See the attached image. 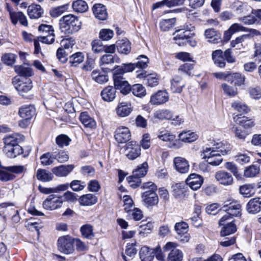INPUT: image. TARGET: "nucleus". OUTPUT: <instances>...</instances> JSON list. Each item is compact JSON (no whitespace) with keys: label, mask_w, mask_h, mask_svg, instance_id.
<instances>
[{"label":"nucleus","mask_w":261,"mask_h":261,"mask_svg":"<svg viewBox=\"0 0 261 261\" xmlns=\"http://www.w3.org/2000/svg\"><path fill=\"white\" fill-rule=\"evenodd\" d=\"M60 25L62 32L71 34L77 32L81 28V22L79 18L72 14L64 16L60 20Z\"/></svg>","instance_id":"f257e3e1"},{"label":"nucleus","mask_w":261,"mask_h":261,"mask_svg":"<svg viewBox=\"0 0 261 261\" xmlns=\"http://www.w3.org/2000/svg\"><path fill=\"white\" fill-rule=\"evenodd\" d=\"M141 188L146 191L142 194V200L147 206H153L159 202V198L155 191L157 186L152 182L148 181L143 184Z\"/></svg>","instance_id":"f03ea898"},{"label":"nucleus","mask_w":261,"mask_h":261,"mask_svg":"<svg viewBox=\"0 0 261 261\" xmlns=\"http://www.w3.org/2000/svg\"><path fill=\"white\" fill-rule=\"evenodd\" d=\"M12 84L20 96L26 99L33 98L32 89L33 86L30 79H26L25 82H21L19 78L15 76L12 80Z\"/></svg>","instance_id":"7ed1b4c3"},{"label":"nucleus","mask_w":261,"mask_h":261,"mask_svg":"<svg viewBox=\"0 0 261 261\" xmlns=\"http://www.w3.org/2000/svg\"><path fill=\"white\" fill-rule=\"evenodd\" d=\"M241 207L239 201L233 199H228L224 202L222 209L232 216L240 217L241 215Z\"/></svg>","instance_id":"20e7f679"},{"label":"nucleus","mask_w":261,"mask_h":261,"mask_svg":"<svg viewBox=\"0 0 261 261\" xmlns=\"http://www.w3.org/2000/svg\"><path fill=\"white\" fill-rule=\"evenodd\" d=\"M63 203L62 196L56 194L49 195L43 202V207L48 211H54L60 208Z\"/></svg>","instance_id":"39448f33"},{"label":"nucleus","mask_w":261,"mask_h":261,"mask_svg":"<svg viewBox=\"0 0 261 261\" xmlns=\"http://www.w3.org/2000/svg\"><path fill=\"white\" fill-rule=\"evenodd\" d=\"M74 240L69 236L60 237L58 240V248L59 250L63 253L68 254L74 251Z\"/></svg>","instance_id":"423d86ee"},{"label":"nucleus","mask_w":261,"mask_h":261,"mask_svg":"<svg viewBox=\"0 0 261 261\" xmlns=\"http://www.w3.org/2000/svg\"><path fill=\"white\" fill-rule=\"evenodd\" d=\"M177 245L175 243L168 242L164 247V251L170 252L168 254V261H181L183 258L182 252L176 248Z\"/></svg>","instance_id":"0eeeda50"},{"label":"nucleus","mask_w":261,"mask_h":261,"mask_svg":"<svg viewBox=\"0 0 261 261\" xmlns=\"http://www.w3.org/2000/svg\"><path fill=\"white\" fill-rule=\"evenodd\" d=\"M113 80L115 90H119L120 92L124 95H126L131 91L132 87L121 75L119 74H114Z\"/></svg>","instance_id":"6e6552de"},{"label":"nucleus","mask_w":261,"mask_h":261,"mask_svg":"<svg viewBox=\"0 0 261 261\" xmlns=\"http://www.w3.org/2000/svg\"><path fill=\"white\" fill-rule=\"evenodd\" d=\"M158 137L163 141L170 142L169 147L171 148L178 149L181 147V143L179 140L176 139L175 135L166 130L160 132Z\"/></svg>","instance_id":"1a4fd4ad"},{"label":"nucleus","mask_w":261,"mask_h":261,"mask_svg":"<svg viewBox=\"0 0 261 261\" xmlns=\"http://www.w3.org/2000/svg\"><path fill=\"white\" fill-rule=\"evenodd\" d=\"M173 165L174 169L179 173H187L190 169L188 161L181 156H176L173 159Z\"/></svg>","instance_id":"9d476101"},{"label":"nucleus","mask_w":261,"mask_h":261,"mask_svg":"<svg viewBox=\"0 0 261 261\" xmlns=\"http://www.w3.org/2000/svg\"><path fill=\"white\" fill-rule=\"evenodd\" d=\"M173 35V39L175 41V43L179 46H182L187 43L188 39H189L190 37L193 36L194 34L191 33L189 30L180 29L177 30Z\"/></svg>","instance_id":"9b49d317"},{"label":"nucleus","mask_w":261,"mask_h":261,"mask_svg":"<svg viewBox=\"0 0 261 261\" xmlns=\"http://www.w3.org/2000/svg\"><path fill=\"white\" fill-rule=\"evenodd\" d=\"M215 177L220 184L225 186H231L233 183V178L231 174L225 170L216 172Z\"/></svg>","instance_id":"f8f14e48"},{"label":"nucleus","mask_w":261,"mask_h":261,"mask_svg":"<svg viewBox=\"0 0 261 261\" xmlns=\"http://www.w3.org/2000/svg\"><path fill=\"white\" fill-rule=\"evenodd\" d=\"M139 145L135 142H130L125 145V153L127 158L131 160L137 158L141 153Z\"/></svg>","instance_id":"ddd939ff"},{"label":"nucleus","mask_w":261,"mask_h":261,"mask_svg":"<svg viewBox=\"0 0 261 261\" xmlns=\"http://www.w3.org/2000/svg\"><path fill=\"white\" fill-rule=\"evenodd\" d=\"M203 182V177L196 173L190 174L186 180V184L191 189L195 191L199 189L201 187Z\"/></svg>","instance_id":"4468645a"},{"label":"nucleus","mask_w":261,"mask_h":261,"mask_svg":"<svg viewBox=\"0 0 261 261\" xmlns=\"http://www.w3.org/2000/svg\"><path fill=\"white\" fill-rule=\"evenodd\" d=\"M114 137L118 143H124L130 139L131 135L127 127L121 126L116 130Z\"/></svg>","instance_id":"2eb2a0df"},{"label":"nucleus","mask_w":261,"mask_h":261,"mask_svg":"<svg viewBox=\"0 0 261 261\" xmlns=\"http://www.w3.org/2000/svg\"><path fill=\"white\" fill-rule=\"evenodd\" d=\"M169 100V95L166 91L159 90L150 97V103L152 105H161Z\"/></svg>","instance_id":"dca6fc26"},{"label":"nucleus","mask_w":261,"mask_h":261,"mask_svg":"<svg viewBox=\"0 0 261 261\" xmlns=\"http://www.w3.org/2000/svg\"><path fill=\"white\" fill-rule=\"evenodd\" d=\"M10 17L12 23L14 25H16L18 22H19L21 25L24 27H27L28 25V22L27 17L21 12L10 11Z\"/></svg>","instance_id":"f3484780"},{"label":"nucleus","mask_w":261,"mask_h":261,"mask_svg":"<svg viewBox=\"0 0 261 261\" xmlns=\"http://www.w3.org/2000/svg\"><path fill=\"white\" fill-rule=\"evenodd\" d=\"M74 166L73 165H62L53 168V173L58 177H66L71 173Z\"/></svg>","instance_id":"a211bd4d"},{"label":"nucleus","mask_w":261,"mask_h":261,"mask_svg":"<svg viewBox=\"0 0 261 261\" xmlns=\"http://www.w3.org/2000/svg\"><path fill=\"white\" fill-rule=\"evenodd\" d=\"M92 11L95 17L99 20H105L108 16L107 9L102 4H96L92 8Z\"/></svg>","instance_id":"6ab92c4d"},{"label":"nucleus","mask_w":261,"mask_h":261,"mask_svg":"<svg viewBox=\"0 0 261 261\" xmlns=\"http://www.w3.org/2000/svg\"><path fill=\"white\" fill-rule=\"evenodd\" d=\"M35 112L34 106L24 105L19 108L18 114L22 118L30 120L35 115Z\"/></svg>","instance_id":"aec40b11"},{"label":"nucleus","mask_w":261,"mask_h":261,"mask_svg":"<svg viewBox=\"0 0 261 261\" xmlns=\"http://www.w3.org/2000/svg\"><path fill=\"white\" fill-rule=\"evenodd\" d=\"M171 89L174 93H180L186 83L179 76H175L171 80Z\"/></svg>","instance_id":"412c9836"},{"label":"nucleus","mask_w":261,"mask_h":261,"mask_svg":"<svg viewBox=\"0 0 261 261\" xmlns=\"http://www.w3.org/2000/svg\"><path fill=\"white\" fill-rule=\"evenodd\" d=\"M204 36L207 41L212 43L217 44L221 41V34L214 29H206Z\"/></svg>","instance_id":"4be33fe9"},{"label":"nucleus","mask_w":261,"mask_h":261,"mask_svg":"<svg viewBox=\"0 0 261 261\" xmlns=\"http://www.w3.org/2000/svg\"><path fill=\"white\" fill-rule=\"evenodd\" d=\"M229 151V149H223L220 148V147H217V150H215L214 148H212L210 147H206L203 150V158L204 159L205 161H206L207 156H210V158H214L216 156V155L226 154Z\"/></svg>","instance_id":"5701e85b"},{"label":"nucleus","mask_w":261,"mask_h":261,"mask_svg":"<svg viewBox=\"0 0 261 261\" xmlns=\"http://www.w3.org/2000/svg\"><path fill=\"white\" fill-rule=\"evenodd\" d=\"M139 256L141 261H153L154 257V249L147 246L142 247L139 251Z\"/></svg>","instance_id":"b1692460"},{"label":"nucleus","mask_w":261,"mask_h":261,"mask_svg":"<svg viewBox=\"0 0 261 261\" xmlns=\"http://www.w3.org/2000/svg\"><path fill=\"white\" fill-rule=\"evenodd\" d=\"M3 150L6 155L10 158H14L23 152L22 148L18 144L4 146Z\"/></svg>","instance_id":"393cba45"},{"label":"nucleus","mask_w":261,"mask_h":261,"mask_svg":"<svg viewBox=\"0 0 261 261\" xmlns=\"http://www.w3.org/2000/svg\"><path fill=\"white\" fill-rule=\"evenodd\" d=\"M148 164L145 162L133 171L132 176H129V180L132 181L133 178H139L144 177L147 172Z\"/></svg>","instance_id":"a878e982"},{"label":"nucleus","mask_w":261,"mask_h":261,"mask_svg":"<svg viewBox=\"0 0 261 261\" xmlns=\"http://www.w3.org/2000/svg\"><path fill=\"white\" fill-rule=\"evenodd\" d=\"M261 210V198L256 197L249 200L247 204V211L249 213L255 214Z\"/></svg>","instance_id":"bb28decb"},{"label":"nucleus","mask_w":261,"mask_h":261,"mask_svg":"<svg viewBox=\"0 0 261 261\" xmlns=\"http://www.w3.org/2000/svg\"><path fill=\"white\" fill-rule=\"evenodd\" d=\"M116 91L113 86H109L101 92L102 99L106 101H112L116 97Z\"/></svg>","instance_id":"cd10ccee"},{"label":"nucleus","mask_w":261,"mask_h":261,"mask_svg":"<svg viewBox=\"0 0 261 261\" xmlns=\"http://www.w3.org/2000/svg\"><path fill=\"white\" fill-rule=\"evenodd\" d=\"M80 120L85 127L92 129L94 128L96 126V123L94 119L90 117L86 112L81 113Z\"/></svg>","instance_id":"c85d7f7f"},{"label":"nucleus","mask_w":261,"mask_h":261,"mask_svg":"<svg viewBox=\"0 0 261 261\" xmlns=\"http://www.w3.org/2000/svg\"><path fill=\"white\" fill-rule=\"evenodd\" d=\"M116 111L117 115L119 117H126L132 111L131 105L126 102L119 103L116 109Z\"/></svg>","instance_id":"c756f323"},{"label":"nucleus","mask_w":261,"mask_h":261,"mask_svg":"<svg viewBox=\"0 0 261 261\" xmlns=\"http://www.w3.org/2000/svg\"><path fill=\"white\" fill-rule=\"evenodd\" d=\"M120 58L116 55L105 54L100 59L99 64L102 69L105 68V66L114 63H119Z\"/></svg>","instance_id":"7c9ffc66"},{"label":"nucleus","mask_w":261,"mask_h":261,"mask_svg":"<svg viewBox=\"0 0 261 261\" xmlns=\"http://www.w3.org/2000/svg\"><path fill=\"white\" fill-rule=\"evenodd\" d=\"M27 12L31 19H38L41 16L43 10L39 5L33 4L28 7Z\"/></svg>","instance_id":"2f4dec72"},{"label":"nucleus","mask_w":261,"mask_h":261,"mask_svg":"<svg viewBox=\"0 0 261 261\" xmlns=\"http://www.w3.org/2000/svg\"><path fill=\"white\" fill-rule=\"evenodd\" d=\"M118 51L122 54L127 55L131 50L130 43L127 39L118 41L116 44Z\"/></svg>","instance_id":"473e14b6"},{"label":"nucleus","mask_w":261,"mask_h":261,"mask_svg":"<svg viewBox=\"0 0 261 261\" xmlns=\"http://www.w3.org/2000/svg\"><path fill=\"white\" fill-rule=\"evenodd\" d=\"M212 59L215 64L220 68H223L225 66V59L222 50L218 49L212 53Z\"/></svg>","instance_id":"72a5a7b5"},{"label":"nucleus","mask_w":261,"mask_h":261,"mask_svg":"<svg viewBox=\"0 0 261 261\" xmlns=\"http://www.w3.org/2000/svg\"><path fill=\"white\" fill-rule=\"evenodd\" d=\"M97 201V197L92 194H87L80 197L79 202L81 205L91 206Z\"/></svg>","instance_id":"f704fd0d"},{"label":"nucleus","mask_w":261,"mask_h":261,"mask_svg":"<svg viewBox=\"0 0 261 261\" xmlns=\"http://www.w3.org/2000/svg\"><path fill=\"white\" fill-rule=\"evenodd\" d=\"M179 139L182 142L191 143L195 141L198 138L195 133L191 130L182 131L178 135Z\"/></svg>","instance_id":"c9c22d12"},{"label":"nucleus","mask_w":261,"mask_h":261,"mask_svg":"<svg viewBox=\"0 0 261 261\" xmlns=\"http://www.w3.org/2000/svg\"><path fill=\"white\" fill-rule=\"evenodd\" d=\"M136 68L135 63L123 64L122 65L117 66L115 68V74H119V75H121L124 73L133 71Z\"/></svg>","instance_id":"e433bc0d"},{"label":"nucleus","mask_w":261,"mask_h":261,"mask_svg":"<svg viewBox=\"0 0 261 261\" xmlns=\"http://www.w3.org/2000/svg\"><path fill=\"white\" fill-rule=\"evenodd\" d=\"M85 59L84 55L82 52H77L69 57V63L72 67H77L82 63Z\"/></svg>","instance_id":"4c0bfd02"},{"label":"nucleus","mask_w":261,"mask_h":261,"mask_svg":"<svg viewBox=\"0 0 261 261\" xmlns=\"http://www.w3.org/2000/svg\"><path fill=\"white\" fill-rule=\"evenodd\" d=\"M72 7L73 10L77 13H84L88 10L87 3L83 0L73 1Z\"/></svg>","instance_id":"58836bf2"},{"label":"nucleus","mask_w":261,"mask_h":261,"mask_svg":"<svg viewBox=\"0 0 261 261\" xmlns=\"http://www.w3.org/2000/svg\"><path fill=\"white\" fill-rule=\"evenodd\" d=\"M15 71L19 75L30 77L33 75L34 73L29 67H26L24 65H17L14 67Z\"/></svg>","instance_id":"ea45409f"},{"label":"nucleus","mask_w":261,"mask_h":261,"mask_svg":"<svg viewBox=\"0 0 261 261\" xmlns=\"http://www.w3.org/2000/svg\"><path fill=\"white\" fill-rule=\"evenodd\" d=\"M260 168L257 165H252L245 168L244 176L247 178L254 177L259 173Z\"/></svg>","instance_id":"a19ab883"},{"label":"nucleus","mask_w":261,"mask_h":261,"mask_svg":"<svg viewBox=\"0 0 261 261\" xmlns=\"http://www.w3.org/2000/svg\"><path fill=\"white\" fill-rule=\"evenodd\" d=\"M236 121L238 124L246 129L251 128L254 125V121L246 116L238 117Z\"/></svg>","instance_id":"79ce46f5"},{"label":"nucleus","mask_w":261,"mask_h":261,"mask_svg":"<svg viewBox=\"0 0 261 261\" xmlns=\"http://www.w3.org/2000/svg\"><path fill=\"white\" fill-rule=\"evenodd\" d=\"M36 177L39 180L46 182L51 180L53 175L52 173L44 169H39L36 173Z\"/></svg>","instance_id":"37998d69"},{"label":"nucleus","mask_w":261,"mask_h":261,"mask_svg":"<svg viewBox=\"0 0 261 261\" xmlns=\"http://www.w3.org/2000/svg\"><path fill=\"white\" fill-rule=\"evenodd\" d=\"M225 168L230 171L238 180L242 179V174L239 172L237 166L233 162H228L225 164Z\"/></svg>","instance_id":"c03bdc74"},{"label":"nucleus","mask_w":261,"mask_h":261,"mask_svg":"<svg viewBox=\"0 0 261 261\" xmlns=\"http://www.w3.org/2000/svg\"><path fill=\"white\" fill-rule=\"evenodd\" d=\"M254 185L251 184H245L240 186L239 191L241 195L245 197H250L254 193Z\"/></svg>","instance_id":"a18cd8bd"},{"label":"nucleus","mask_w":261,"mask_h":261,"mask_svg":"<svg viewBox=\"0 0 261 261\" xmlns=\"http://www.w3.org/2000/svg\"><path fill=\"white\" fill-rule=\"evenodd\" d=\"M131 91L133 94L138 97H143L146 94L145 87L141 84H134L132 87Z\"/></svg>","instance_id":"49530a36"},{"label":"nucleus","mask_w":261,"mask_h":261,"mask_svg":"<svg viewBox=\"0 0 261 261\" xmlns=\"http://www.w3.org/2000/svg\"><path fill=\"white\" fill-rule=\"evenodd\" d=\"M155 118L164 120V119H170L172 118V114L171 111L168 110H158L155 111L153 114Z\"/></svg>","instance_id":"de8ad7c7"},{"label":"nucleus","mask_w":261,"mask_h":261,"mask_svg":"<svg viewBox=\"0 0 261 261\" xmlns=\"http://www.w3.org/2000/svg\"><path fill=\"white\" fill-rule=\"evenodd\" d=\"M245 78L239 73L230 74L228 77V81L232 84L240 86L244 83Z\"/></svg>","instance_id":"09e8293b"},{"label":"nucleus","mask_w":261,"mask_h":261,"mask_svg":"<svg viewBox=\"0 0 261 261\" xmlns=\"http://www.w3.org/2000/svg\"><path fill=\"white\" fill-rule=\"evenodd\" d=\"M82 236L87 239H92L94 237L93 226L90 224H86L81 227Z\"/></svg>","instance_id":"8fccbe9b"},{"label":"nucleus","mask_w":261,"mask_h":261,"mask_svg":"<svg viewBox=\"0 0 261 261\" xmlns=\"http://www.w3.org/2000/svg\"><path fill=\"white\" fill-rule=\"evenodd\" d=\"M91 77L96 83L100 84H103L108 81V75L100 74L96 70L91 72Z\"/></svg>","instance_id":"3c124183"},{"label":"nucleus","mask_w":261,"mask_h":261,"mask_svg":"<svg viewBox=\"0 0 261 261\" xmlns=\"http://www.w3.org/2000/svg\"><path fill=\"white\" fill-rule=\"evenodd\" d=\"M175 23V18L162 20L160 23V28L163 31H168L172 28Z\"/></svg>","instance_id":"603ef678"},{"label":"nucleus","mask_w":261,"mask_h":261,"mask_svg":"<svg viewBox=\"0 0 261 261\" xmlns=\"http://www.w3.org/2000/svg\"><path fill=\"white\" fill-rule=\"evenodd\" d=\"M68 8V4L54 8L50 11V14L52 17H57L66 11Z\"/></svg>","instance_id":"864d4df0"},{"label":"nucleus","mask_w":261,"mask_h":261,"mask_svg":"<svg viewBox=\"0 0 261 261\" xmlns=\"http://www.w3.org/2000/svg\"><path fill=\"white\" fill-rule=\"evenodd\" d=\"M237 230L236 225L230 222L226 225H225L221 231V236L224 237L235 232Z\"/></svg>","instance_id":"5fc2aeb1"},{"label":"nucleus","mask_w":261,"mask_h":261,"mask_svg":"<svg viewBox=\"0 0 261 261\" xmlns=\"http://www.w3.org/2000/svg\"><path fill=\"white\" fill-rule=\"evenodd\" d=\"M16 56L12 53H7L2 57V62L8 66L13 65L16 60Z\"/></svg>","instance_id":"6e6d98bb"},{"label":"nucleus","mask_w":261,"mask_h":261,"mask_svg":"<svg viewBox=\"0 0 261 261\" xmlns=\"http://www.w3.org/2000/svg\"><path fill=\"white\" fill-rule=\"evenodd\" d=\"M231 107L238 112L242 113H247L250 111L249 107L241 101H234L231 104Z\"/></svg>","instance_id":"4d7b16f0"},{"label":"nucleus","mask_w":261,"mask_h":261,"mask_svg":"<svg viewBox=\"0 0 261 261\" xmlns=\"http://www.w3.org/2000/svg\"><path fill=\"white\" fill-rule=\"evenodd\" d=\"M123 201L124 202V210L126 213H128L135 208L133 201L129 196H124L123 197Z\"/></svg>","instance_id":"13d9d810"},{"label":"nucleus","mask_w":261,"mask_h":261,"mask_svg":"<svg viewBox=\"0 0 261 261\" xmlns=\"http://www.w3.org/2000/svg\"><path fill=\"white\" fill-rule=\"evenodd\" d=\"M188 225L184 222L176 223L174 228L178 235L184 234L188 231Z\"/></svg>","instance_id":"bf43d9fd"},{"label":"nucleus","mask_w":261,"mask_h":261,"mask_svg":"<svg viewBox=\"0 0 261 261\" xmlns=\"http://www.w3.org/2000/svg\"><path fill=\"white\" fill-rule=\"evenodd\" d=\"M95 64V59L88 56L82 69L83 71H90L94 68Z\"/></svg>","instance_id":"052dcab7"},{"label":"nucleus","mask_w":261,"mask_h":261,"mask_svg":"<svg viewBox=\"0 0 261 261\" xmlns=\"http://www.w3.org/2000/svg\"><path fill=\"white\" fill-rule=\"evenodd\" d=\"M54 158L60 163H64L69 160V155L67 152L64 150H61L58 152H54Z\"/></svg>","instance_id":"680f3d73"},{"label":"nucleus","mask_w":261,"mask_h":261,"mask_svg":"<svg viewBox=\"0 0 261 261\" xmlns=\"http://www.w3.org/2000/svg\"><path fill=\"white\" fill-rule=\"evenodd\" d=\"M234 160L238 164L243 165L250 162V156L247 153H238L234 156Z\"/></svg>","instance_id":"e2e57ef3"},{"label":"nucleus","mask_w":261,"mask_h":261,"mask_svg":"<svg viewBox=\"0 0 261 261\" xmlns=\"http://www.w3.org/2000/svg\"><path fill=\"white\" fill-rule=\"evenodd\" d=\"M5 146H14L18 144L17 135H7L4 138Z\"/></svg>","instance_id":"0e129e2a"},{"label":"nucleus","mask_w":261,"mask_h":261,"mask_svg":"<svg viewBox=\"0 0 261 261\" xmlns=\"http://www.w3.org/2000/svg\"><path fill=\"white\" fill-rule=\"evenodd\" d=\"M54 155V152L51 153L50 152H47L43 154L41 158V162L42 165L44 166L49 165L51 164L55 160Z\"/></svg>","instance_id":"69168bd1"},{"label":"nucleus","mask_w":261,"mask_h":261,"mask_svg":"<svg viewBox=\"0 0 261 261\" xmlns=\"http://www.w3.org/2000/svg\"><path fill=\"white\" fill-rule=\"evenodd\" d=\"M56 143L60 147L68 146L71 141L70 139L65 135H60L56 138Z\"/></svg>","instance_id":"338daca9"},{"label":"nucleus","mask_w":261,"mask_h":261,"mask_svg":"<svg viewBox=\"0 0 261 261\" xmlns=\"http://www.w3.org/2000/svg\"><path fill=\"white\" fill-rule=\"evenodd\" d=\"M137 62L136 64V68H145L148 66L149 63L148 58L145 55L139 56L137 58Z\"/></svg>","instance_id":"774afa93"}]
</instances>
